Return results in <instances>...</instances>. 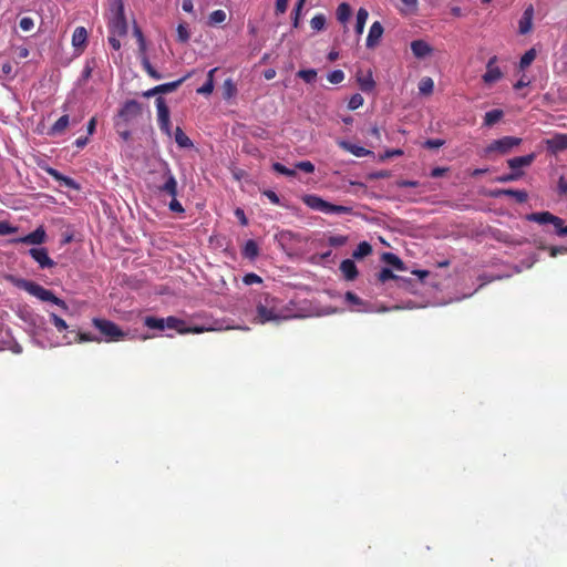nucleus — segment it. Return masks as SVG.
Returning a JSON list of instances; mask_svg holds the SVG:
<instances>
[{
  "instance_id": "1",
  "label": "nucleus",
  "mask_w": 567,
  "mask_h": 567,
  "mask_svg": "<svg viewBox=\"0 0 567 567\" xmlns=\"http://www.w3.org/2000/svg\"><path fill=\"white\" fill-rule=\"evenodd\" d=\"M256 311L257 321L262 324L270 321L279 322L290 317L282 301L269 293H265L260 297Z\"/></svg>"
},
{
  "instance_id": "2",
  "label": "nucleus",
  "mask_w": 567,
  "mask_h": 567,
  "mask_svg": "<svg viewBox=\"0 0 567 567\" xmlns=\"http://www.w3.org/2000/svg\"><path fill=\"white\" fill-rule=\"evenodd\" d=\"M158 194L168 195L172 200L168 205L169 209L174 213L182 214L185 212L182 204L176 199L178 195V184L167 164L164 165L163 172L159 175V183L155 186Z\"/></svg>"
},
{
  "instance_id": "3",
  "label": "nucleus",
  "mask_w": 567,
  "mask_h": 567,
  "mask_svg": "<svg viewBox=\"0 0 567 567\" xmlns=\"http://www.w3.org/2000/svg\"><path fill=\"white\" fill-rule=\"evenodd\" d=\"M11 281L17 288L27 291L28 293L40 299L41 301L52 302L65 311L69 309L64 300L56 297L51 290L45 289L44 287L32 280L23 278H11Z\"/></svg>"
},
{
  "instance_id": "4",
  "label": "nucleus",
  "mask_w": 567,
  "mask_h": 567,
  "mask_svg": "<svg viewBox=\"0 0 567 567\" xmlns=\"http://www.w3.org/2000/svg\"><path fill=\"white\" fill-rule=\"evenodd\" d=\"M302 203L312 210L321 212L328 215L352 213V207L329 203L315 194L305 195L302 197Z\"/></svg>"
},
{
  "instance_id": "5",
  "label": "nucleus",
  "mask_w": 567,
  "mask_h": 567,
  "mask_svg": "<svg viewBox=\"0 0 567 567\" xmlns=\"http://www.w3.org/2000/svg\"><path fill=\"white\" fill-rule=\"evenodd\" d=\"M112 18L109 23L110 33L123 37L127 32V24L124 14V4L122 0H113L111 4Z\"/></svg>"
},
{
  "instance_id": "6",
  "label": "nucleus",
  "mask_w": 567,
  "mask_h": 567,
  "mask_svg": "<svg viewBox=\"0 0 567 567\" xmlns=\"http://www.w3.org/2000/svg\"><path fill=\"white\" fill-rule=\"evenodd\" d=\"M92 324L100 331L106 342L123 340L127 332H124L116 323L103 318H93Z\"/></svg>"
},
{
  "instance_id": "7",
  "label": "nucleus",
  "mask_w": 567,
  "mask_h": 567,
  "mask_svg": "<svg viewBox=\"0 0 567 567\" xmlns=\"http://www.w3.org/2000/svg\"><path fill=\"white\" fill-rule=\"evenodd\" d=\"M526 219L539 225L551 224L558 236H567V225H564L565 221L549 212L532 213L526 216Z\"/></svg>"
},
{
  "instance_id": "8",
  "label": "nucleus",
  "mask_w": 567,
  "mask_h": 567,
  "mask_svg": "<svg viewBox=\"0 0 567 567\" xmlns=\"http://www.w3.org/2000/svg\"><path fill=\"white\" fill-rule=\"evenodd\" d=\"M522 142L523 140L520 137L504 136L488 144L487 147L485 148V153H499L503 155L508 154L514 147L520 145Z\"/></svg>"
},
{
  "instance_id": "9",
  "label": "nucleus",
  "mask_w": 567,
  "mask_h": 567,
  "mask_svg": "<svg viewBox=\"0 0 567 567\" xmlns=\"http://www.w3.org/2000/svg\"><path fill=\"white\" fill-rule=\"evenodd\" d=\"M156 109H157V122L159 130L166 134L168 137L172 136V124L169 120V109L163 97L156 99Z\"/></svg>"
},
{
  "instance_id": "10",
  "label": "nucleus",
  "mask_w": 567,
  "mask_h": 567,
  "mask_svg": "<svg viewBox=\"0 0 567 567\" xmlns=\"http://www.w3.org/2000/svg\"><path fill=\"white\" fill-rule=\"evenodd\" d=\"M142 113L141 104L135 100H130L124 103L118 112V121L124 122L125 125L138 117Z\"/></svg>"
},
{
  "instance_id": "11",
  "label": "nucleus",
  "mask_w": 567,
  "mask_h": 567,
  "mask_svg": "<svg viewBox=\"0 0 567 567\" xmlns=\"http://www.w3.org/2000/svg\"><path fill=\"white\" fill-rule=\"evenodd\" d=\"M28 252L41 269H50L55 266V261L49 256L48 249L44 247L31 248Z\"/></svg>"
},
{
  "instance_id": "12",
  "label": "nucleus",
  "mask_w": 567,
  "mask_h": 567,
  "mask_svg": "<svg viewBox=\"0 0 567 567\" xmlns=\"http://www.w3.org/2000/svg\"><path fill=\"white\" fill-rule=\"evenodd\" d=\"M47 239V234H45V230L43 227H38L35 230H33L32 233L23 236V237H19V238H13L10 240L11 244H28V245H41Z\"/></svg>"
},
{
  "instance_id": "13",
  "label": "nucleus",
  "mask_w": 567,
  "mask_h": 567,
  "mask_svg": "<svg viewBox=\"0 0 567 567\" xmlns=\"http://www.w3.org/2000/svg\"><path fill=\"white\" fill-rule=\"evenodd\" d=\"M193 72H188L186 75L181 78L179 80H176L174 82L159 84L144 93V96L151 97L158 93H171L175 91L184 81H186L188 78H190Z\"/></svg>"
},
{
  "instance_id": "14",
  "label": "nucleus",
  "mask_w": 567,
  "mask_h": 567,
  "mask_svg": "<svg viewBox=\"0 0 567 567\" xmlns=\"http://www.w3.org/2000/svg\"><path fill=\"white\" fill-rule=\"evenodd\" d=\"M497 62V56H492L486 64V72L483 75V81L485 84H493L499 81L503 78V72L501 69L495 65Z\"/></svg>"
},
{
  "instance_id": "15",
  "label": "nucleus",
  "mask_w": 567,
  "mask_h": 567,
  "mask_svg": "<svg viewBox=\"0 0 567 567\" xmlns=\"http://www.w3.org/2000/svg\"><path fill=\"white\" fill-rule=\"evenodd\" d=\"M545 144L547 150L553 154L563 152L567 150V134L556 133L551 138H547Z\"/></svg>"
},
{
  "instance_id": "16",
  "label": "nucleus",
  "mask_w": 567,
  "mask_h": 567,
  "mask_svg": "<svg viewBox=\"0 0 567 567\" xmlns=\"http://www.w3.org/2000/svg\"><path fill=\"white\" fill-rule=\"evenodd\" d=\"M72 45L76 52L82 53L87 45V31L84 27H76L72 34Z\"/></svg>"
},
{
  "instance_id": "17",
  "label": "nucleus",
  "mask_w": 567,
  "mask_h": 567,
  "mask_svg": "<svg viewBox=\"0 0 567 567\" xmlns=\"http://www.w3.org/2000/svg\"><path fill=\"white\" fill-rule=\"evenodd\" d=\"M533 19H534V7L529 4L523 12L522 18L518 22V32L520 34H527L533 29Z\"/></svg>"
},
{
  "instance_id": "18",
  "label": "nucleus",
  "mask_w": 567,
  "mask_h": 567,
  "mask_svg": "<svg viewBox=\"0 0 567 567\" xmlns=\"http://www.w3.org/2000/svg\"><path fill=\"white\" fill-rule=\"evenodd\" d=\"M536 158L535 153H530L524 156H517L507 159V165L511 168V171H520L522 167H528L530 166Z\"/></svg>"
},
{
  "instance_id": "19",
  "label": "nucleus",
  "mask_w": 567,
  "mask_h": 567,
  "mask_svg": "<svg viewBox=\"0 0 567 567\" xmlns=\"http://www.w3.org/2000/svg\"><path fill=\"white\" fill-rule=\"evenodd\" d=\"M383 32H384V29H383V25L381 24V22L374 21L372 23V25L370 27V30H369V33L367 37V43H365L367 47L369 49H372L375 45H378Z\"/></svg>"
},
{
  "instance_id": "20",
  "label": "nucleus",
  "mask_w": 567,
  "mask_h": 567,
  "mask_svg": "<svg viewBox=\"0 0 567 567\" xmlns=\"http://www.w3.org/2000/svg\"><path fill=\"white\" fill-rule=\"evenodd\" d=\"M412 53L417 59H424L433 52V48L424 40H414L410 44Z\"/></svg>"
},
{
  "instance_id": "21",
  "label": "nucleus",
  "mask_w": 567,
  "mask_h": 567,
  "mask_svg": "<svg viewBox=\"0 0 567 567\" xmlns=\"http://www.w3.org/2000/svg\"><path fill=\"white\" fill-rule=\"evenodd\" d=\"M53 179H55L56 182H60L61 184H63L64 186L69 187V188H72V189H79V185L78 183L71 178V177H68V176H64L63 174H61L58 169L53 168V167H47L44 169Z\"/></svg>"
},
{
  "instance_id": "22",
  "label": "nucleus",
  "mask_w": 567,
  "mask_h": 567,
  "mask_svg": "<svg viewBox=\"0 0 567 567\" xmlns=\"http://www.w3.org/2000/svg\"><path fill=\"white\" fill-rule=\"evenodd\" d=\"M338 145L351 153L352 155L357 156V157H364V156H368V155H372L373 153L362 146H359V145H355V144H352L350 142H347V141H340L338 142Z\"/></svg>"
},
{
  "instance_id": "23",
  "label": "nucleus",
  "mask_w": 567,
  "mask_h": 567,
  "mask_svg": "<svg viewBox=\"0 0 567 567\" xmlns=\"http://www.w3.org/2000/svg\"><path fill=\"white\" fill-rule=\"evenodd\" d=\"M340 271L342 272V276L344 279L352 281L358 277V268L353 260L346 259L341 261L340 264Z\"/></svg>"
},
{
  "instance_id": "24",
  "label": "nucleus",
  "mask_w": 567,
  "mask_h": 567,
  "mask_svg": "<svg viewBox=\"0 0 567 567\" xmlns=\"http://www.w3.org/2000/svg\"><path fill=\"white\" fill-rule=\"evenodd\" d=\"M357 81H358L360 89L363 92H371L375 86V82L373 80L371 71H369L365 75L358 74Z\"/></svg>"
},
{
  "instance_id": "25",
  "label": "nucleus",
  "mask_w": 567,
  "mask_h": 567,
  "mask_svg": "<svg viewBox=\"0 0 567 567\" xmlns=\"http://www.w3.org/2000/svg\"><path fill=\"white\" fill-rule=\"evenodd\" d=\"M141 56V64L143 66V70L154 80H161L163 76L159 72L155 70V68L150 62L146 52L140 53Z\"/></svg>"
},
{
  "instance_id": "26",
  "label": "nucleus",
  "mask_w": 567,
  "mask_h": 567,
  "mask_svg": "<svg viewBox=\"0 0 567 567\" xmlns=\"http://www.w3.org/2000/svg\"><path fill=\"white\" fill-rule=\"evenodd\" d=\"M70 124V117L68 114L62 115L55 123L50 127L49 135H58L63 133Z\"/></svg>"
},
{
  "instance_id": "27",
  "label": "nucleus",
  "mask_w": 567,
  "mask_h": 567,
  "mask_svg": "<svg viewBox=\"0 0 567 567\" xmlns=\"http://www.w3.org/2000/svg\"><path fill=\"white\" fill-rule=\"evenodd\" d=\"M258 254L259 247L257 243L252 239L247 240L243 248V256L252 260L258 256Z\"/></svg>"
},
{
  "instance_id": "28",
  "label": "nucleus",
  "mask_w": 567,
  "mask_h": 567,
  "mask_svg": "<svg viewBox=\"0 0 567 567\" xmlns=\"http://www.w3.org/2000/svg\"><path fill=\"white\" fill-rule=\"evenodd\" d=\"M175 142L179 147L188 148L193 146L190 138L184 133V131L177 126L174 133Z\"/></svg>"
},
{
  "instance_id": "29",
  "label": "nucleus",
  "mask_w": 567,
  "mask_h": 567,
  "mask_svg": "<svg viewBox=\"0 0 567 567\" xmlns=\"http://www.w3.org/2000/svg\"><path fill=\"white\" fill-rule=\"evenodd\" d=\"M382 260L393 267L396 270H404V264L403 261L394 254L392 252H384L382 255Z\"/></svg>"
},
{
  "instance_id": "30",
  "label": "nucleus",
  "mask_w": 567,
  "mask_h": 567,
  "mask_svg": "<svg viewBox=\"0 0 567 567\" xmlns=\"http://www.w3.org/2000/svg\"><path fill=\"white\" fill-rule=\"evenodd\" d=\"M504 116V112L502 110L495 109L488 111L484 115V125L492 126L497 123Z\"/></svg>"
},
{
  "instance_id": "31",
  "label": "nucleus",
  "mask_w": 567,
  "mask_h": 567,
  "mask_svg": "<svg viewBox=\"0 0 567 567\" xmlns=\"http://www.w3.org/2000/svg\"><path fill=\"white\" fill-rule=\"evenodd\" d=\"M372 252V246L368 241L360 243L352 252V257L361 259Z\"/></svg>"
},
{
  "instance_id": "32",
  "label": "nucleus",
  "mask_w": 567,
  "mask_h": 567,
  "mask_svg": "<svg viewBox=\"0 0 567 567\" xmlns=\"http://www.w3.org/2000/svg\"><path fill=\"white\" fill-rule=\"evenodd\" d=\"M369 12L364 8H360L357 12L355 32L361 34L364 30L365 22L368 20Z\"/></svg>"
},
{
  "instance_id": "33",
  "label": "nucleus",
  "mask_w": 567,
  "mask_h": 567,
  "mask_svg": "<svg viewBox=\"0 0 567 567\" xmlns=\"http://www.w3.org/2000/svg\"><path fill=\"white\" fill-rule=\"evenodd\" d=\"M434 90V81L430 76H424L419 82V91L423 95H430Z\"/></svg>"
},
{
  "instance_id": "34",
  "label": "nucleus",
  "mask_w": 567,
  "mask_h": 567,
  "mask_svg": "<svg viewBox=\"0 0 567 567\" xmlns=\"http://www.w3.org/2000/svg\"><path fill=\"white\" fill-rule=\"evenodd\" d=\"M14 76L13 64L9 60H0V79H12Z\"/></svg>"
},
{
  "instance_id": "35",
  "label": "nucleus",
  "mask_w": 567,
  "mask_h": 567,
  "mask_svg": "<svg viewBox=\"0 0 567 567\" xmlns=\"http://www.w3.org/2000/svg\"><path fill=\"white\" fill-rule=\"evenodd\" d=\"M237 93L236 84L231 79H226L223 84V97L229 100Z\"/></svg>"
},
{
  "instance_id": "36",
  "label": "nucleus",
  "mask_w": 567,
  "mask_h": 567,
  "mask_svg": "<svg viewBox=\"0 0 567 567\" xmlns=\"http://www.w3.org/2000/svg\"><path fill=\"white\" fill-rule=\"evenodd\" d=\"M144 324L150 329L163 331L165 329V319L156 317H146L144 319Z\"/></svg>"
},
{
  "instance_id": "37",
  "label": "nucleus",
  "mask_w": 567,
  "mask_h": 567,
  "mask_svg": "<svg viewBox=\"0 0 567 567\" xmlns=\"http://www.w3.org/2000/svg\"><path fill=\"white\" fill-rule=\"evenodd\" d=\"M227 19V16H226V12L224 10H215L213 11L209 17H208V23L210 25H217V24H221L226 21Z\"/></svg>"
},
{
  "instance_id": "38",
  "label": "nucleus",
  "mask_w": 567,
  "mask_h": 567,
  "mask_svg": "<svg viewBox=\"0 0 567 567\" xmlns=\"http://www.w3.org/2000/svg\"><path fill=\"white\" fill-rule=\"evenodd\" d=\"M536 50L534 48L527 50L520 58V61H519V68L522 70L526 69L527 66H529L533 61L536 59Z\"/></svg>"
},
{
  "instance_id": "39",
  "label": "nucleus",
  "mask_w": 567,
  "mask_h": 567,
  "mask_svg": "<svg viewBox=\"0 0 567 567\" xmlns=\"http://www.w3.org/2000/svg\"><path fill=\"white\" fill-rule=\"evenodd\" d=\"M504 196L514 197L517 203H525L528 198V194L526 190L523 189H512L507 188L506 192H504Z\"/></svg>"
},
{
  "instance_id": "40",
  "label": "nucleus",
  "mask_w": 567,
  "mask_h": 567,
  "mask_svg": "<svg viewBox=\"0 0 567 567\" xmlns=\"http://www.w3.org/2000/svg\"><path fill=\"white\" fill-rule=\"evenodd\" d=\"M351 16V8L348 3L342 2L337 9V18L340 22H346Z\"/></svg>"
},
{
  "instance_id": "41",
  "label": "nucleus",
  "mask_w": 567,
  "mask_h": 567,
  "mask_svg": "<svg viewBox=\"0 0 567 567\" xmlns=\"http://www.w3.org/2000/svg\"><path fill=\"white\" fill-rule=\"evenodd\" d=\"M524 175V172L523 171H511V173L508 174H504L502 176H498L496 177V182L498 183H508V182H514V181H517L519 179L520 177H523Z\"/></svg>"
},
{
  "instance_id": "42",
  "label": "nucleus",
  "mask_w": 567,
  "mask_h": 567,
  "mask_svg": "<svg viewBox=\"0 0 567 567\" xmlns=\"http://www.w3.org/2000/svg\"><path fill=\"white\" fill-rule=\"evenodd\" d=\"M50 320L59 332L65 331L69 328L65 320L55 315L54 312L50 313Z\"/></svg>"
},
{
  "instance_id": "43",
  "label": "nucleus",
  "mask_w": 567,
  "mask_h": 567,
  "mask_svg": "<svg viewBox=\"0 0 567 567\" xmlns=\"http://www.w3.org/2000/svg\"><path fill=\"white\" fill-rule=\"evenodd\" d=\"M310 25L311 28L315 30V31H321L324 29L326 27V17L321 13L319 14H316L311 21H310Z\"/></svg>"
},
{
  "instance_id": "44",
  "label": "nucleus",
  "mask_w": 567,
  "mask_h": 567,
  "mask_svg": "<svg viewBox=\"0 0 567 567\" xmlns=\"http://www.w3.org/2000/svg\"><path fill=\"white\" fill-rule=\"evenodd\" d=\"M297 76L307 83H311L317 78V71L315 69L300 70L298 71Z\"/></svg>"
},
{
  "instance_id": "45",
  "label": "nucleus",
  "mask_w": 567,
  "mask_h": 567,
  "mask_svg": "<svg viewBox=\"0 0 567 567\" xmlns=\"http://www.w3.org/2000/svg\"><path fill=\"white\" fill-rule=\"evenodd\" d=\"M182 324H184V321L176 317L171 316L165 319V328L175 329L184 333L185 331L181 329Z\"/></svg>"
},
{
  "instance_id": "46",
  "label": "nucleus",
  "mask_w": 567,
  "mask_h": 567,
  "mask_svg": "<svg viewBox=\"0 0 567 567\" xmlns=\"http://www.w3.org/2000/svg\"><path fill=\"white\" fill-rule=\"evenodd\" d=\"M272 169L276 173L285 175V176H289V177H295L296 176V171L295 169H290V168L286 167L285 165H282L279 162H276V163L272 164Z\"/></svg>"
},
{
  "instance_id": "47",
  "label": "nucleus",
  "mask_w": 567,
  "mask_h": 567,
  "mask_svg": "<svg viewBox=\"0 0 567 567\" xmlns=\"http://www.w3.org/2000/svg\"><path fill=\"white\" fill-rule=\"evenodd\" d=\"M75 342H100L101 339H99L97 337L93 336L92 333L90 332H76L75 333V339H74Z\"/></svg>"
},
{
  "instance_id": "48",
  "label": "nucleus",
  "mask_w": 567,
  "mask_h": 567,
  "mask_svg": "<svg viewBox=\"0 0 567 567\" xmlns=\"http://www.w3.org/2000/svg\"><path fill=\"white\" fill-rule=\"evenodd\" d=\"M363 102H364L363 96L359 93H355L350 97V100L348 102V109L351 111H354V110L359 109L360 106H362Z\"/></svg>"
},
{
  "instance_id": "49",
  "label": "nucleus",
  "mask_w": 567,
  "mask_h": 567,
  "mask_svg": "<svg viewBox=\"0 0 567 567\" xmlns=\"http://www.w3.org/2000/svg\"><path fill=\"white\" fill-rule=\"evenodd\" d=\"M18 230H19V228L17 226L11 225L9 221H6V220L0 221V236L14 234Z\"/></svg>"
},
{
  "instance_id": "50",
  "label": "nucleus",
  "mask_w": 567,
  "mask_h": 567,
  "mask_svg": "<svg viewBox=\"0 0 567 567\" xmlns=\"http://www.w3.org/2000/svg\"><path fill=\"white\" fill-rule=\"evenodd\" d=\"M189 31L184 23H179L177 25V40L182 43H185L189 40Z\"/></svg>"
},
{
  "instance_id": "51",
  "label": "nucleus",
  "mask_w": 567,
  "mask_h": 567,
  "mask_svg": "<svg viewBox=\"0 0 567 567\" xmlns=\"http://www.w3.org/2000/svg\"><path fill=\"white\" fill-rule=\"evenodd\" d=\"M398 277L393 274V271L389 268H382L378 274V280L380 282H385L388 280L396 279Z\"/></svg>"
},
{
  "instance_id": "52",
  "label": "nucleus",
  "mask_w": 567,
  "mask_h": 567,
  "mask_svg": "<svg viewBox=\"0 0 567 567\" xmlns=\"http://www.w3.org/2000/svg\"><path fill=\"white\" fill-rule=\"evenodd\" d=\"M328 80L332 84H339L344 80V73L341 70H334L328 74Z\"/></svg>"
},
{
  "instance_id": "53",
  "label": "nucleus",
  "mask_w": 567,
  "mask_h": 567,
  "mask_svg": "<svg viewBox=\"0 0 567 567\" xmlns=\"http://www.w3.org/2000/svg\"><path fill=\"white\" fill-rule=\"evenodd\" d=\"M214 91V80H206V82L196 90L198 94L209 95Z\"/></svg>"
},
{
  "instance_id": "54",
  "label": "nucleus",
  "mask_w": 567,
  "mask_h": 567,
  "mask_svg": "<svg viewBox=\"0 0 567 567\" xmlns=\"http://www.w3.org/2000/svg\"><path fill=\"white\" fill-rule=\"evenodd\" d=\"M19 27L22 31H31L34 27V21L30 17H23L19 22Z\"/></svg>"
},
{
  "instance_id": "55",
  "label": "nucleus",
  "mask_w": 567,
  "mask_h": 567,
  "mask_svg": "<svg viewBox=\"0 0 567 567\" xmlns=\"http://www.w3.org/2000/svg\"><path fill=\"white\" fill-rule=\"evenodd\" d=\"M348 238L346 236H342V235H337V236H331L329 237V245L332 246V247H341L343 245H346Z\"/></svg>"
},
{
  "instance_id": "56",
  "label": "nucleus",
  "mask_w": 567,
  "mask_h": 567,
  "mask_svg": "<svg viewBox=\"0 0 567 567\" xmlns=\"http://www.w3.org/2000/svg\"><path fill=\"white\" fill-rule=\"evenodd\" d=\"M306 0H298L293 9V27L297 28L299 24V18Z\"/></svg>"
},
{
  "instance_id": "57",
  "label": "nucleus",
  "mask_w": 567,
  "mask_h": 567,
  "mask_svg": "<svg viewBox=\"0 0 567 567\" xmlns=\"http://www.w3.org/2000/svg\"><path fill=\"white\" fill-rule=\"evenodd\" d=\"M243 281L245 285L250 286L254 284H260L262 279L258 275L249 272L244 276Z\"/></svg>"
},
{
  "instance_id": "58",
  "label": "nucleus",
  "mask_w": 567,
  "mask_h": 567,
  "mask_svg": "<svg viewBox=\"0 0 567 567\" xmlns=\"http://www.w3.org/2000/svg\"><path fill=\"white\" fill-rule=\"evenodd\" d=\"M296 168H298L305 173H308V174H311L315 172V165L309 161L298 162L296 164Z\"/></svg>"
},
{
  "instance_id": "59",
  "label": "nucleus",
  "mask_w": 567,
  "mask_h": 567,
  "mask_svg": "<svg viewBox=\"0 0 567 567\" xmlns=\"http://www.w3.org/2000/svg\"><path fill=\"white\" fill-rule=\"evenodd\" d=\"M134 33H135V35L137 38V41H138V51H140V53L146 52V43H145V40H144L142 31L138 28H135Z\"/></svg>"
},
{
  "instance_id": "60",
  "label": "nucleus",
  "mask_w": 567,
  "mask_h": 567,
  "mask_svg": "<svg viewBox=\"0 0 567 567\" xmlns=\"http://www.w3.org/2000/svg\"><path fill=\"white\" fill-rule=\"evenodd\" d=\"M344 299L347 302L355 306H361L363 303L361 298H359L355 293L351 291L346 292Z\"/></svg>"
},
{
  "instance_id": "61",
  "label": "nucleus",
  "mask_w": 567,
  "mask_h": 567,
  "mask_svg": "<svg viewBox=\"0 0 567 567\" xmlns=\"http://www.w3.org/2000/svg\"><path fill=\"white\" fill-rule=\"evenodd\" d=\"M550 257H556L559 254H567V247L565 246H550L547 248Z\"/></svg>"
},
{
  "instance_id": "62",
  "label": "nucleus",
  "mask_w": 567,
  "mask_h": 567,
  "mask_svg": "<svg viewBox=\"0 0 567 567\" xmlns=\"http://www.w3.org/2000/svg\"><path fill=\"white\" fill-rule=\"evenodd\" d=\"M234 214L238 218V220H239L241 226H247L248 225V219H247L246 214H245L243 208L237 207L235 209Z\"/></svg>"
},
{
  "instance_id": "63",
  "label": "nucleus",
  "mask_w": 567,
  "mask_h": 567,
  "mask_svg": "<svg viewBox=\"0 0 567 567\" xmlns=\"http://www.w3.org/2000/svg\"><path fill=\"white\" fill-rule=\"evenodd\" d=\"M557 192L560 196L567 194V179L564 176H560L558 179Z\"/></svg>"
},
{
  "instance_id": "64",
  "label": "nucleus",
  "mask_w": 567,
  "mask_h": 567,
  "mask_svg": "<svg viewBox=\"0 0 567 567\" xmlns=\"http://www.w3.org/2000/svg\"><path fill=\"white\" fill-rule=\"evenodd\" d=\"M272 204L279 205L280 199L279 196L271 189H267L262 193Z\"/></svg>"
}]
</instances>
